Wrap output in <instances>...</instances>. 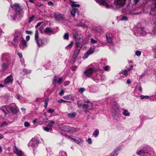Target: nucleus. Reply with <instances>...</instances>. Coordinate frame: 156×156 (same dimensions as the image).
<instances>
[{
    "label": "nucleus",
    "mask_w": 156,
    "mask_h": 156,
    "mask_svg": "<svg viewBox=\"0 0 156 156\" xmlns=\"http://www.w3.org/2000/svg\"><path fill=\"white\" fill-rule=\"evenodd\" d=\"M79 108L82 107L83 110L85 112H88L93 108V103L89 101H85L84 102L79 101L77 103Z\"/></svg>",
    "instance_id": "1"
},
{
    "label": "nucleus",
    "mask_w": 156,
    "mask_h": 156,
    "mask_svg": "<svg viewBox=\"0 0 156 156\" xmlns=\"http://www.w3.org/2000/svg\"><path fill=\"white\" fill-rule=\"evenodd\" d=\"M11 55L8 53H4L2 55V59L3 63L2 65V70H5L6 69L9 65L11 63L10 58Z\"/></svg>",
    "instance_id": "2"
},
{
    "label": "nucleus",
    "mask_w": 156,
    "mask_h": 156,
    "mask_svg": "<svg viewBox=\"0 0 156 156\" xmlns=\"http://www.w3.org/2000/svg\"><path fill=\"white\" fill-rule=\"evenodd\" d=\"M23 32V30L22 29H16L15 30L14 34L13 40L14 43L12 44L15 45L18 44L20 40L23 39L22 34Z\"/></svg>",
    "instance_id": "3"
},
{
    "label": "nucleus",
    "mask_w": 156,
    "mask_h": 156,
    "mask_svg": "<svg viewBox=\"0 0 156 156\" xmlns=\"http://www.w3.org/2000/svg\"><path fill=\"white\" fill-rule=\"evenodd\" d=\"M72 33L73 37L76 40V41H78L79 42L81 41V43H82L83 42L82 36L80 31L78 30L73 29L72 31Z\"/></svg>",
    "instance_id": "4"
},
{
    "label": "nucleus",
    "mask_w": 156,
    "mask_h": 156,
    "mask_svg": "<svg viewBox=\"0 0 156 156\" xmlns=\"http://www.w3.org/2000/svg\"><path fill=\"white\" fill-rule=\"evenodd\" d=\"M75 45L76 49L73 55L74 58L75 57H77L80 53V50L83 46L82 43H81V41L79 42L78 41H76Z\"/></svg>",
    "instance_id": "5"
},
{
    "label": "nucleus",
    "mask_w": 156,
    "mask_h": 156,
    "mask_svg": "<svg viewBox=\"0 0 156 156\" xmlns=\"http://www.w3.org/2000/svg\"><path fill=\"white\" fill-rule=\"evenodd\" d=\"M126 1L127 0H114L113 4L116 9H119L125 5Z\"/></svg>",
    "instance_id": "6"
},
{
    "label": "nucleus",
    "mask_w": 156,
    "mask_h": 156,
    "mask_svg": "<svg viewBox=\"0 0 156 156\" xmlns=\"http://www.w3.org/2000/svg\"><path fill=\"white\" fill-rule=\"evenodd\" d=\"M39 140L37 137L33 138L30 141L28 144V146L30 148H35L37 147Z\"/></svg>",
    "instance_id": "7"
},
{
    "label": "nucleus",
    "mask_w": 156,
    "mask_h": 156,
    "mask_svg": "<svg viewBox=\"0 0 156 156\" xmlns=\"http://www.w3.org/2000/svg\"><path fill=\"white\" fill-rule=\"evenodd\" d=\"M112 115L114 119H117L120 115V110L116 106H114L112 111Z\"/></svg>",
    "instance_id": "8"
},
{
    "label": "nucleus",
    "mask_w": 156,
    "mask_h": 156,
    "mask_svg": "<svg viewBox=\"0 0 156 156\" xmlns=\"http://www.w3.org/2000/svg\"><path fill=\"white\" fill-rule=\"evenodd\" d=\"M59 128L60 130L71 133L76 132V129L74 128L68 126H60L59 127Z\"/></svg>",
    "instance_id": "9"
},
{
    "label": "nucleus",
    "mask_w": 156,
    "mask_h": 156,
    "mask_svg": "<svg viewBox=\"0 0 156 156\" xmlns=\"http://www.w3.org/2000/svg\"><path fill=\"white\" fill-rule=\"evenodd\" d=\"M39 33L37 30H36L35 34V40L37 45L39 47L42 46L44 44V43L42 40L39 39Z\"/></svg>",
    "instance_id": "10"
},
{
    "label": "nucleus",
    "mask_w": 156,
    "mask_h": 156,
    "mask_svg": "<svg viewBox=\"0 0 156 156\" xmlns=\"http://www.w3.org/2000/svg\"><path fill=\"white\" fill-rule=\"evenodd\" d=\"M96 72V69L94 68L89 67L84 72L83 74L86 76L90 77L94 73Z\"/></svg>",
    "instance_id": "11"
},
{
    "label": "nucleus",
    "mask_w": 156,
    "mask_h": 156,
    "mask_svg": "<svg viewBox=\"0 0 156 156\" xmlns=\"http://www.w3.org/2000/svg\"><path fill=\"white\" fill-rule=\"evenodd\" d=\"M7 107L14 114H16L18 112V107L14 104H12L10 105H7Z\"/></svg>",
    "instance_id": "12"
},
{
    "label": "nucleus",
    "mask_w": 156,
    "mask_h": 156,
    "mask_svg": "<svg viewBox=\"0 0 156 156\" xmlns=\"http://www.w3.org/2000/svg\"><path fill=\"white\" fill-rule=\"evenodd\" d=\"M96 2L99 4V5H102L105 6L106 8H111L112 6L109 5L107 3L102 0H95Z\"/></svg>",
    "instance_id": "13"
},
{
    "label": "nucleus",
    "mask_w": 156,
    "mask_h": 156,
    "mask_svg": "<svg viewBox=\"0 0 156 156\" xmlns=\"http://www.w3.org/2000/svg\"><path fill=\"white\" fill-rule=\"evenodd\" d=\"M13 79L12 76H7L5 79L3 84L7 85H9L12 84Z\"/></svg>",
    "instance_id": "14"
},
{
    "label": "nucleus",
    "mask_w": 156,
    "mask_h": 156,
    "mask_svg": "<svg viewBox=\"0 0 156 156\" xmlns=\"http://www.w3.org/2000/svg\"><path fill=\"white\" fill-rule=\"evenodd\" d=\"M15 12H11L9 11L8 14V19L11 21H15Z\"/></svg>",
    "instance_id": "15"
},
{
    "label": "nucleus",
    "mask_w": 156,
    "mask_h": 156,
    "mask_svg": "<svg viewBox=\"0 0 156 156\" xmlns=\"http://www.w3.org/2000/svg\"><path fill=\"white\" fill-rule=\"evenodd\" d=\"M150 14L154 23L156 25V10H151Z\"/></svg>",
    "instance_id": "16"
},
{
    "label": "nucleus",
    "mask_w": 156,
    "mask_h": 156,
    "mask_svg": "<svg viewBox=\"0 0 156 156\" xmlns=\"http://www.w3.org/2000/svg\"><path fill=\"white\" fill-rule=\"evenodd\" d=\"M55 17V19L57 21H60L62 20H64L65 18L64 16L62 15L60 13L56 12L54 14Z\"/></svg>",
    "instance_id": "17"
},
{
    "label": "nucleus",
    "mask_w": 156,
    "mask_h": 156,
    "mask_svg": "<svg viewBox=\"0 0 156 156\" xmlns=\"http://www.w3.org/2000/svg\"><path fill=\"white\" fill-rule=\"evenodd\" d=\"M12 7L16 10V12H20L22 11V7L20 6L19 4H14Z\"/></svg>",
    "instance_id": "18"
},
{
    "label": "nucleus",
    "mask_w": 156,
    "mask_h": 156,
    "mask_svg": "<svg viewBox=\"0 0 156 156\" xmlns=\"http://www.w3.org/2000/svg\"><path fill=\"white\" fill-rule=\"evenodd\" d=\"M137 154L140 156H150V153H148L147 152H145L144 151L140 150L138 152Z\"/></svg>",
    "instance_id": "19"
},
{
    "label": "nucleus",
    "mask_w": 156,
    "mask_h": 156,
    "mask_svg": "<svg viewBox=\"0 0 156 156\" xmlns=\"http://www.w3.org/2000/svg\"><path fill=\"white\" fill-rule=\"evenodd\" d=\"M15 21L20 20L22 17L23 14L22 13L15 12Z\"/></svg>",
    "instance_id": "20"
},
{
    "label": "nucleus",
    "mask_w": 156,
    "mask_h": 156,
    "mask_svg": "<svg viewBox=\"0 0 156 156\" xmlns=\"http://www.w3.org/2000/svg\"><path fill=\"white\" fill-rule=\"evenodd\" d=\"M104 76H103L101 75L97 74L94 77V80L96 82H98L101 80H104Z\"/></svg>",
    "instance_id": "21"
},
{
    "label": "nucleus",
    "mask_w": 156,
    "mask_h": 156,
    "mask_svg": "<svg viewBox=\"0 0 156 156\" xmlns=\"http://www.w3.org/2000/svg\"><path fill=\"white\" fill-rule=\"evenodd\" d=\"M106 39L107 42L108 43H111L112 42V34L109 32H107L106 34Z\"/></svg>",
    "instance_id": "22"
},
{
    "label": "nucleus",
    "mask_w": 156,
    "mask_h": 156,
    "mask_svg": "<svg viewBox=\"0 0 156 156\" xmlns=\"http://www.w3.org/2000/svg\"><path fill=\"white\" fill-rule=\"evenodd\" d=\"M8 107L7 106H2L0 108L1 110L4 113V116H6L9 113V111L7 110Z\"/></svg>",
    "instance_id": "23"
},
{
    "label": "nucleus",
    "mask_w": 156,
    "mask_h": 156,
    "mask_svg": "<svg viewBox=\"0 0 156 156\" xmlns=\"http://www.w3.org/2000/svg\"><path fill=\"white\" fill-rule=\"evenodd\" d=\"M22 40V41L20 44V46L21 49H23L27 47V43L25 40H23V39Z\"/></svg>",
    "instance_id": "24"
},
{
    "label": "nucleus",
    "mask_w": 156,
    "mask_h": 156,
    "mask_svg": "<svg viewBox=\"0 0 156 156\" xmlns=\"http://www.w3.org/2000/svg\"><path fill=\"white\" fill-rule=\"evenodd\" d=\"M56 76H55L53 80V84L55 83L56 82H57L59 84H61L62 82L64 80L62 78H59L58 80L56 79Z\"/></svg>",
    "instance_id": "25"
},
{
    "label": "nucleus",
    "mask_w": 156,
    "mask_h": 156,
    "mask_svg": "<svg viewBox=\"0 0 156 156\" xmlns=\"http://www.w3.org/2000/svg\"><path fill=\"white\" fill-rule=\"evenodd\" d=\"M14 152L18 156H23L22 151L19 149H18L16 147H14Z\"/></svg>",
    "instance_id": "26"
},
{
    "label": "nucleus",
    "mask_w": 156,
    "mask_h": 156,
    "mask_svg": "<svg viewBox=\"0 0 156 156\" xmlns=\"http://www.w3.org/2000/svg\"><path fill=\"white\" fill-rule=\"evenodd\" d=\"M93 52V50L90 49L87 51L84 55L83 57V59H86L87 58L89 55L92 54Z\"/></svg>",
    "instance_id": "27"
},
{
    "label": "nucleus",
    "mask_w": 156,
    "mask_h": 156,
    "mask_svg": "<svg viewBox=\"0 0 156 156\" xmlns=\"http://www.w3.org/2000/svg\"><path fill=\"white\" fill-rule=\"evenodd\" d=\"M53 31V29L49 27L46 28L44 30V32L45 34H50V33L52 32Z\"/></svg>",
    "instance_id": "28"
},
{
    "label": "nucleus",
    "mask_w": 156,
    "mask_h": 156,
    "mask_svg": "<svg viewBox=\"0 0 156 156\" xmlns=\"http://www.w3.org/2000/svg\"><path fill=\"white\" fill-rule=\"evenodd\" d=\"M123 111L122 114L123 115L126 116H129L130 115V112L127 110L122 109Z\"/></svg>",
    "instance_id": "29"
},
{
    "label": "nucleus",
    "mask_w": 156,
    "mask_h": 156,
    "mask_svg": "<svg viewBox=\"0 0 156 156\" xmlns=\"http://www.w3.org/2000/svg\"><path fill=\"white\" fill-rule=\"evenodd\" d=\"M71 139L77 144H82L83 141L82 140L79 138L77 139H73L71 138Z\"/></svg>",
    "instance_id": "30"
},
{
    "label": "nucleus",
    "mask_w": 156,
    "mask_h": 156,
    "mask_svg": "<svg viewBox=\"0 0 156 156\" xmlns=\"http://www.w3.org/2000/svg\"><path fill=\"white\" fill-rule=\"evenodd\" d=\"M78 10L75 8H73L72 10L71 11V13L72 16L73 17H74L75 16V13L78 12Z\"/></svg>",
    "instance_id": "31"
},
{
    "label": "nucleus",
    "mask_w": 156,
    "mask_h": 156,
    "mask_svg": "<svg viewBox=\"0 0 156 156\" xmlns=\"http://www.w3.org/2000/svg\"><path fill=\"white\" fill-rule=\"evenodd\" d=\"M76 115V113L75 112H73L72 113L68 114L67 116L68 117L71 118H75Z\"/></svg>",
    "instance_id": "32"
},
{
    "label": "nucleus",
    "mask_w": 156,
    "mask_h": 156,
    "mask_svg": "<svg viewBox=\"0 0 156 156\" xmlns=\"http://www.w3.org/2000/svg\"><path fill=\"white\" fill-rule=\"evenodd\" d=\"M133 67V66H131V68H128L127 69H125L124 70L122 71V72L123 74L125 75H128V74L127 73L128 71L129 70H131V68Z\"/></svg>",
    "instance_id": "33"
},
{
    "label": "nucleus",
    "mask_w": 156,
    "mask_h": 156,
    "mask_svg": "<svg viewBox=\"0 0 156 156\" xmlns=\"http://www.w3.org/2000/svg\"><path fill=\"white\" fill-rule=\"evenodd\" d=\"M73 41H71L70 43L66 47V49L67 50L70 49L73 47Z\"/></svg>",
    "instance_id": "34"
},
{
    "label": "nucleus",
    "mask_w": 156,
    "mask_h": 156,
    "mask_svg": "<svg viewBox=\"0 0 156 156\" xmlns=\"http://www.w3.org/2000/svg\"><path fill=\"white\" fill-rule=\"evenodd\" d=\"M90 66H92V67H90V68H94L95 69L96 71H97L98 70L97 68L98 65L97 64H96L94 63H92L90 64Z\"/></svg>",
    "instance_id": "35"
},
{
    "label": "nucleus",
    "mask_w": 156,
    "mask_h": 156,
    "mask_svg": "<svg viewBox=\"0 0 156 156\" xmlns=\"http://www.w3.org/2000/svg\"><path fill=\"white\" fill-rule=\"evenodd\" d=\"M54 123V122L53 121H50L47 125V126L49 127L50 129H52V125Z\"/></svg>",
    "instance_id": "36"
},
{
    "label": "nucleus",
    "mask_w": 156,
    "mask_h": 156,
    "mask_svg": "<svg viewBox=\"0 0 156 156\" xmlns=\"http://www.w3.org/2000/svg\"><path fill=\"white\" fill-rule=\"evenodd\" d=\"M99 134V130L98 129H96L94 131L93 133V135L95 137H96Z\"/></svg>",
    "instance_id": "37"
},
{
    "label": "nucleus",
    "mask_w": 156,
    "mask_h": 156,
    "mask_svg": "<svg viewBox=\"0 0 156 156\" xmlns=\"http://www.w3.org/2000/svg\"><path fill=\"white\" fill-rule=\"evenodd\" d=\"M76 25L79 27H86V26L83 23H78L76 24Z\"/></svg>",
    "instance_id": "38"
},
{
    "label": "nucleus",
    "mask_w": 156,
    "mask_h": 156,
    "mask_svg": "<svg viewBox=\"0 0 156 156\" xmlns=\"http://www.w3.org/2000/svg\"><path fill=\"white\" fill-rule=\"evenodd\" d=\"M34 17L35 16L34 15H32V16L29 17L28 18V23H30L33 21L34 20Z\"/></svg>",
    "instance_id": "39"
},
{
    "label": "nucleus",
    "mask_w": 156,
    "mask_h": 156,
    "mask_svg": "<svg viewBox=\"0 0 156 156\" xmlns=\"http://www.w3.org/2000/svg\"><path fill=\"white\" fill-rule=\"evenodd\" d=\"M23 71L25 74H27L30 73L31 70L26 69H24L23 70Z\"/></svg>",
    "instance_id": "40"
},
{
    "label": "nucleus",
    "mask_w": 156,
    "mask_h": 156,
    "mask_svg": "<svg viewBox=\"0 0 156 156\" xmlns=\"http://www.w3.org/2000/svg\"><path fill=\"white\" fill-rule=\"evenodd\" d=\"M8 122L6 121L3 122L1 125V127H4L8 125Z\"/></svg>",
    "instance_id": "41"
},
{
    "label": "nucleus",
    "mask_w": 156,
    "mask_h": 156,
    "mask_svg": "<svg viewBox=\"0 0 156 156\" xmlns=\"http://www.w3.org/2000/svg\"><path fill=\"white\" fill-rule=\"evenodd\" d=\"M43 129L44 131L46 132H48L49 130L51 129H50L49 127H48L47 126L46 127H43Z\"/></svg>",
    "instance_id": "42"
},
{
    "label": "nucleus",
    "mask_w": 156,
    "mask_h": 156,
    "mask_svg": "<svg viewBox=\"0 0 156 156\" xmlns=\"http://www.w3.org/2000/svg\"><path fill=\"white\" fill-rule=\"evenodd\" d=\"M118 151V149L117 148L115 150V151L112 153L110 156H117V154L116 152V151Z\"/></svg>",
    "instance_id": "43"
},
{
    "label": "nucleus",
    "mask_w": 156,
    "mask_h": 156,
    "mask_svg": "<svg viewBox=\"0 0 156 156\" xmlns=\"http://www.w3.org/2000/svg\"><path fill=\"white\" fill-rule=\"evenodd\" d=\"M77 58V57H75V58L73 57V55L72 58L71 60V63L72 64H73L75 61V59Z\"/></svg>",
    "instance_id": "44"
},
{
    "label": "nucleus",
    "mask_w": 156,
    "mask_h": 156,
    "mask_svg": "<svg viewBox=\"0 0 156 156\" xmlns=\"http://www.w3.org/2000/svg\"><path fill=\"white\" fill-rule=\"evenodd\" d=\"M59 154L60 156H67L66 153L63 151L60 152Z\"/></svg>",
    "instance_id": "45"
},
{
    "label": "nucleus",
    "mask_w": 156,
    "mask_h": 156,
    "mask_svg": "<svg viewBox=\"0 0 156 156\" xmlns=\"http://www.w3.org/2000/svg\"><path fill=\"white\" fill-rule=\"evenodd\" d=\"M121 20L122 21H126L128 20V18L127 17L125 16H122L121 17Z\"/></svg>",
    "instance_id": "46"
},
{
    "label": "nucleus",
    "mask_w": 156,
    "mask_h": 156,
    "mask_svg": "<svg viewBox=\"0 0 156 156\" xmlns=\"http://www.w3.org/2000/svg\"><path fill=\"white\" fill-rule=\"evenodd\" d=\"M85 90V89L83 87H82V88H80L79 89V92L80 93L82 94L83 93V91H84Z\"/></svg>",
    "instance_id": "47"
},
{
    "label": "nucleus",
    "mask_w": 156,
    "mask_h": 156,
    "mask_svg": "<svg viewBox=\"0 0 156 156\" xmlns=\"http://www.w3.org/2000/svg\"><path fill=\"white\" fill-rule=\"evenodd\" d=\"M49 101V98H47L46 100L44 101V106L45 107H46L48 105V102Z\"/></svg>",
    "instance_id": "48"
},
{
    "label": "nucleus",
    "mask_w": 156,
    "mask_h": 156,
    "mask_svg": "<svg viewBox=\"0 0 156 156\" xmlns=\"http://www.w3.org/2000/svg\"><path fill=\"white\" fill-rule=\"evenodd\" d=\"M64 38L65 39H68L69 34L67 33H66L64 36Z\"/></svg>",
    "instance_id": "49"
},
{
    "label": "nucleus",
    "mask_w": 156,
    "mask_h": 156,
    "mask_svg": "<svg viewBox=\"0 0 156 156\" xmlns=\"http://www.w3.org/2000/svg\"><path fill=\"white\" fill-rule=\"evenodd\" d=\"M141 54V52L139 51H136L135 55L137 56H140Z\"/></svg>",
    "instance_id": "50"
},
{
    "label": "nucleus",
    "mask_w": 156,
    "mask_h": 156,
    "mask_svg": "<svg viewBox=\"0 0 156 156\" xmlns=\"http://www.w3.org/2000/svg\"><path fill=\"white\" fill-rule=\"evenodd\" d=\"M71 6L72 7H79L80 6V5L78 4H76L73 3L71 4Z\"/></svg>",
    "instance_id": "51"
},
{
    "label": "nucleus",
    "mask_w": 156,
    "mask_h": 156,
    "mask_svg": "<svg viewBox=\"0 0 156 156\" xmlns=\"http://www.w3.org/2000/svg\"><path fill=\"white\" fill-rule=\"evenodd\" d=\"M140 97L142 99H144V98L148 99L149 98V96H147V95L144 96V95H142L140 96Z\"/></svg>",
    "instance_id": "52"
},
{
    "label": "nucleus",
    "mask_w": 156,
    "mask_h": 156,
    "mask_svg": "<svg viewBox=\"0 0 156 156\" xmlns=\"http://www.w3.org/2000/svg\"><path fill=\"white\" fill-rule=\"evenodd\" d=\"M58 102L59 103H61L62 102H70V101H68L64 100L62 99L58 100Z\"/></svg>",
    "instance_id": "53"
},
{
    "label": "nucleus",
    "mask_w": 156,
    "mask_h": 156,
    "mask_svg": "<svg viewBox=\"0 0 156 156\" xmlns=\"http://www.w3.org/2000/svg\"><path fill=\"white\" fill-rule=\"evenodd\" d=\"M90 42L91 43L94 44L97 42V41L94 40L93 38H91L90 39Z\"/></svg>",
    "instance_id": "54"
},
{
    "label": "nucleus",
    "mask_w": 156,
    "mask_h": 156,
    "mask_svg": "<svg viewBox=\"0 0 156 156\" xmlns=\"http://www.w3.org/2000/svg\"><path fill=\"white\" fill-rule=\"evenodd\" d=\"M109 67L108 66H105L104 68V70L105 71H108V70Z\"/></svg>",
    "instance_id": "55"
},
{
    "label": "nucleus",
    "mask_w": 156,
    "mask_h": 156,
    "mask_svg": "<svg viewBox=\"0 0 156 156\" xmlns=\"http://www.w3.org/2000/svg\"><path fill=\"white\" fill-rule=\"evenodd\" d=\"M24 125L25 127H28L30 126V123L27 122H25L24 123Z\"/></svg>",
    "instance_id": "56"
},
{
    "label": "nucleus",
    "mask_w": 156,
    "mask_h": 156,
    "mask_svg": "<svg viewBox=\"0 0 156 156\" xmlns=\"http://www.w3.org/2000/svg\"><path fill=\"white\" fill-rule=\"evenodd\" d=\"M64 91L63 90H62L59 93V94L61 96H62L64 94Z\"/></svg>",
    "instance_id": "57"
},
{
    "label": "nucleus",
    "mask_w": 156,
    "mask_h": 156,
    "mask_svg": "<svg viewBox=\"0 0 156 156\" xmlns=\"http://www.w3.org/2000/svg\"><path fill=\"white\" fill-rule=\"evenodd\" d=\"M54 109H49L48 110V112L49 113H52L53 112H54Z\"/></svg>",
    "instance_id": "58"
},
{
    "label": "nucleus",
    "mask_w": 156,
    "mask_h": 156,
    "mask_svg": "<svg viewBox=\"0 0 156 156\" xmlns=\"http://www.w3.org/2000/svg\"><path fill=\"white\" fill-rule=\"evenodd\" d=\"M63 98L66 100H68L69 99V96L68 95L66 96H64L63 97Z\"/></svg>",
    "instance_id": "59"
},
{
    "label": "nucleus",
    "mask_w": 156,
    "mask_h": 156,
    "mask_svg": "<svg viewBox=\"0 0 156 156\" xmlns=\"http://www.w3.org/2000/svg\"><path fill=\"white\" fill-rule=\"evenodd\" d=\"M77 68V66H73L72 67V70L73 71L76 70Z\"/></svg>",
    "instance_id": "60"
},
{
    "label": "nucleus",
    "mask_w": 156,
    "mask_h": 156,
    "mask_svg": "<svg viewBox=\"0 0 156 156\" xmlns=\"http://www.w3.org/2000/svg\"><path fill=\"white\" fill-rule=\"evenodd\" d=\"M26 34H32V31H26Z\"/></svg>",
    "instance_id": "61"
},
{
    "label": "nucleus",
    "mask_w": 156,
    "mask_h": 156,
    "mask_svg": "<svg viewBox=\"0 0 156 156\" xmlns=\"http://www.w3.org/2000/svg\"><path fill=\"white\" fill-rule=\"evenodd\" d=\"M87 141L89 144H90L92 143L91 139L90 138H88V139Z\"/></svg>",
    "instance_id": "62"
},
{
    "label": "nucleus",
    "mask_w": 156,
    "mask_h": 156,
    "mask_svg": "<svg viewBox=\"0 0 156 156\" xmlns=\"http://www.w3.org/2000/svg\"><path fill=\"white\" fill-rule=\"evenodd\" d=\"M131 83L130 80L129 79L126 81V83L128 84H130Z\"/></svg>",
    "instance_id": "63"
},
{
    "label": "nucleus",
    "mask_w": 156,
    "mask_h": 156,
    "mask_svg": "<svg viewBox=\"0 0 156 156\" xmlns=\"http://www.w3.org/2000/svg\"><path fill=\"white\" fill-rule=\"evenodd\" d=\"M48 5H53V2L51 1H49L48 2Z\"/></svg>",
    "instance_id": "64"
}]
</instances>
